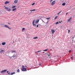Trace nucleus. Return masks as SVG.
I'll use <instances>...</instances> for the list:
<instances>
[{"label":"nucleus","instance_id":"1","mask_svg":"<svg viewBox=\"0 0 75 75\" xmlns=\"http://www.w3.org/2000/svg\"><path fill=\"white\" fill-rule=\"evenodd\" d=\"M7 71V70H5L1 71V74H3V73L4 72H7V73H8V75H13V74H15V72H13L10 74L9 73H8V71Z\"/></svg>","mask_w":75,"mask_h":75},{"label":"nucleus","instance_id":"2","mask_svg":"<svg viewBox=\"0 0 75 75\" xmlns=\"http://www.w3.org/2000/svg\"><path fill=\"white\" fill-rule=\"evenodd\" d=\"M4 7H5V9L7 10L8 11H11V9L8 7H6V6H4Z\"/></svg>","mask_w":75,"mask_h":75},{"label":"nucleus","instance_id":"3","mask_svg":"<svg viewBox=\"0 0 75 75\" xmlns=\"http://www.w3.org/2000/svg\"><path fill=\"white\" fill-rule=\"evenodd\" d=\"M21 71L24 72L27 71V69L25 67H23L21 68Z\"/></svg>","mask_w":75,"mask_h":75},{"label":"nucleus","instance_id":"4","mask_svg":"<svg viewBox=\"0 0 75 75\" xmlns=\"http://www.w3.org/2000/svg\"><path fill=\"white\" fill-rule=\"evenodd\" d=\"M55 1H53L51 3L52 6H54V5L55 4Z\"/></svg>","mask_w":75,"mask_h":75},{"label":"nucleus","instance_id":"5","mask_svg":"<svg viewBox=\"0 0 75 75\" xmlns=\"http://www.w3.org/2000/svg\"><path fill=\"white\" fill-rule=\"evenodd\" d=\"M16 57H10V59H15V58H16Z\"/></svg>","mask_w":75,"mask_h":75},{"label":"nucleus","instance_id":"6","mask_svg":"<svg viewBox=\"0 0 75 75\" xmlns=\"http://www.w3.org/2000/svg\"><path fill=\"white\" fill-rule=\"evenodd\" d=\"M35 20H34L33 22V25L34 26H35V27H36V25L34 24V22H35Z\"/></svg>","mask_w":75,"mask_h":75},{"label":"nucleus","instance_id":"7","mask_svg":"<svg viewBox=\"0 0 75 75\" xmlns=\"http://www.w3.org/2000/svg\"><path fill=\"white\" fill-rule=\"evenodd\" d=\"M14 3L15 4H17L18 3V0H15L14 1Z\"/></svg>","mask_w":75,"mask_h":75},{"label":"nucleus","instance_id":"8","mask_svg":"<svg viewBox=\"0 0 75 75\" xmlns=\"http://www.w3.org/2000/svg\"><path fill=\"white\" fill-rule=\"evenodd\" d=\"M39 20L38 19L36 20V21L35 22V23L36 24H37L39 22Z\"/></svg>","mask_w":75,"mask_h":75},{"label":"nucleus","instance_id":"9","mask_svg":"<svg viewBox=\"0 0 75 75\" xmlns=\"http://www.w3.org/2000/svg\"><path fill=\"white\" fill-rule=\"evenodd\" d=\"M5 27H7V28H9V29H11V28H9V27H8V26L7 25H5Z\"/></svg>","mask_w":75,"mask_h":75},{"label":"nucleus","instance_id":"10","mask_svg":"<svg viewBox=\"0 0 75 75\" xmlns=\"http://www.w3.org/2000/svg\"><path fill=\"white\" fill-rule=\"evenodd\" d=\"M52 33L54 34V32H55V30L53 29H52Z\"/></svg>","mask_w":75,"mask_h":75},{"label":"nucleus","instance_id":"11","mask_svg":"<svg viewBox=\"0 0 75 75\" xmlns=\"http://www.w3.org/2000/svg\"><path fill=\"white\" fill-rule=\"evenodd\" d=\"M9 3V1H6L5 3V4H7Z\"/></svg>","mask_w":75,"mask_h":75},{"label":"nucleus","instance_id":"12","mask_svg":"<svg viewBox=\"0 0 75 75\" xmlns=\"http://www.w3.org/2000/svg\"><path fill=\"white\" fill-rule=\"evenodd\" d=\"M71 19H72V17H71L69 19V20L68 21H70L71 20Z\"/></svg>","mask_w":75,"mask_h":75},{"label":"nucleus","instance_id":"13","mask_svg":"<svg viewBox=\"0 0 75 75\" xmlns=\"http://www.w3.org/2000/svg\"><path fill=\"white\" fill-rule=\"evenodd\" d=\"M17 10V8H14L12 10V11H15V10Z\"/></svg>","mask_w":75,"mask_h":75},{"label":"nucleus","instance_id":"14","mask_svg":"<svg viewBox=\"0 0 75 75\" xmlns=\"http://www.w3.org/2000/svg\"><path fill=\"white\" fill-rule=\"evenodd\" d=\"M2 45H5V44H6V42H4L2 43Z\"/></svg>","mask_w":75,"mask_h":75},{"label":"nucleus","instance_id":"15","mask_svg":"<svg viewBox=\"0 0 75 75\" xmlns=\"http://www.w3.org/2000/svg\"><path fill=\"white\" fill-rule=\"evenodd\" d=\"M65 4H65V3H64L62 4V6H65Z\"/></svg>","mask_w":75,"mask_h":75},{"label":"nucleus","instance_id":"16","mask_svg":"<svg viewBox=\"0 0 75 75\" xmlns=\"http://www.w3.org/2000/svg\"><path fill=\"white\" fill-rule=\"evenodd\" d=\"M4 52V50H1V51L0 52V53H1V52Z\"/></svg>","mask_w":75,"mask_h":75},{"label":"nucleus","instance_id":"17","mask_svg":"<svg viewBox=\"0 0 75 75\" xmlns=\"http://www.w3.org/2000/svg\"><path fill=\"white\" fill-rule=\"evenodd\" d=\"M17 72L18 73L19 72V69H18V70H17Z\"/></svg>","mask_w":75,"mask_h":75},{"label":"nucleus","instance_id":"18","mask_svg":"<svg viewBox=\"0 0 75 75\" xmlns=\"http://www.w3.org/2000/svg\"><path fill=\"white\" fill-rule=\"evenodd\" d=\"M57 17H58L57 16H56L55 17V18H54V19L55 20H56V19H57Z\"/></svg>","mask_w":75,"mask_h":75},{"label":"nucleus","instance_id":"19","mask_svg":"<svg viewBox=\"0 0 75 75\" xmlns=\"http://www.w3.org/2000/svg\"><path fill=\"white\" fill-rule=\"evenodd\" d=\"M30 11H35V9H34L33 10H30Z\"/></svg>","mask_w":75,"mask_h":75},{"label":"nucleus","instance_id":"20","mask_svg":"<svg viewBox=\"0 0 75 75\" xmlns=\"http://www.w3.org/2000/svg\"><path fill=\"white\" fill-rule=\"evenodd\" d=\"M16 6H13L12 8H15L16 7Z\"/></svg>","mask_w":75,"mask_h":75},{"label":"nucleus","instance_id":"21","mask_svg":"<svg viewBox=\"0 0 75 75\" xmlns=\"http://www.w3.org/2000/svg\"><path fill=\"white\" fill-rule=\"evenodd\" d=\"M27 67V66H22V67L24 68V67Z\"/></svg>","mask_w":75,"mask_h":75},{"label":"nucleus","instance_id":"22","mask_svg":"<svg viewBox=\"0 0 75 75\" xmlns=\"http://www.w3.org/2000/svg\"><path fill=\"white\" fill-rule=\"evenodd\" d=\"M35 4V3H34L32 5V6H33Z\"/></svg>","mask_w":75,"mask_h":75},{"label":"nucleus","instance_id":"23","mask_svg":"<svg viewBox=\"0 0 75 75\" xmlns=\"http://www.w3.org/2000/svg\"><path fill=\"white\" fill-rule=\"evenodd\" d=\"M58 23H59L58 22H57L56 23V24H58Z\"/></svg>","mask_w":75,"mask_h":75},{"label":"nucleus","instance_id":"24","mask_svg":"<svg viewBox=\"0 0 75 75\" xmlns=\"http://www.w3.org/2000/svg\"><path fill=\"white\" fill-rule=\"evenodd\" d=\"M50 18H47L46 19H47V20H49V19H50Z\"/></svg>","mask_w":75,"mask_h":75},{"label":"nucleus","instance_id":"25","mask_svg":"<svg viewBox=\"0 0 75 75\" xmlns=\"http://www.w3.org/2000/svg\"><path fill=\"white\" fill-rule=\"evenodd\" d=\"M38 38V37H35L34 38V39H36V38Z\"/></svg>","mask_w":75,"mask_h":75},{"label":"nucleus","instance_id":"26","mask_svg":"<svg viewBox=\"0 0 75 75\" xmlns=\"http://www.w3.org/2000/svg\"><path fill=\"white\" fill-rule=\"evenodd\" d=\"M61 13V12H59V13H58V15H59V14H60V13Z\"/></svg>","mask_w":75,"mask_h":75},{"label":"nucleus","instance_id":"27","mask_svg":"<svg viewBox=\"0 0 75 75\" xmlns=\"http://www.w3.org/2000/svg\"><path fill=\"white\" fill-rule=\"evenodd\" d=\"M48 50L47 49H46V50H44V51H47Z\"/></svg>","mask_w":75,"mask_h":75},{"label":"nucleus","instance_id":"28","mask_svg":"<svg viewBox=\"0 0 75 75\" xmlns=\"http://www.w3.org/2000/svg\"><path fill=\"white\" fill-rule=\"evenodd\" d=\"M25 30V28H23L22 29V30Z\"/></svg>","mask_w":75,"mask_h":75},{"label":"nucleus","instance_id":"29","mask_svg":"<svg viewBox=\"0 0 75 75\" xmlns=\"http://www.w3.org/2000/svg\"><path fill=\"white\" fill-rule=\"evenodd\" d=\"M53 1V0H51L50 1V2H52V1Z\"/></svg>","mask_w":75,"mask_h":75},{"label":"nucleus","instance_id":"30","mask_svg":"<svg viewBox=\"0 0 75 75\" xmlns=\"http://www.w3.org/2000/svg\"><path fill=\"white\" fill-rule=\"evenodd\" d=\"M68 31H69L68 33H69V32H70V30H69Z\"/></svg>","mask_w":75,"mask_h":75},{"label":"nucleus","instance_id":"31","mask_svg":"<svg viewBox=\"0 0 75 75\" xmlns=\"http://www.w3.org/2000/svg\"><path fill=\"white\" fill-rule=\"evenodd\" d=\"M37 27H38V25H37Z\"/></svg>","mask_w":75,"mask_h":75},{"label":"nucleus","instance_id":"32","mask_svg":"<svg viewBox=\"0 0 75 75\" xmlns=\"http://www.w3.org/2000/svg\"><path fill=\"white\" fill-rule=\"evenodd\" d=\"M71 50H69V52H71Z\"/></svg>","mask_w":75,"mask_h":75},{"label":"nucleus","instance_id":"33","mask_svg":"<svg viewBox=\"0 0 75 75\" xmlns=\"http://www.w3.org/2000/svg\"><path fill=\"white\" fill-rule=\"evenodd\" d=\"M68 14V13H66V15H67V14Z\"/></svg>","mask_w":75,"mask_h":75},{"label":"nucleus","instance_id":"34","mask_svg":"<svg viewBox=\"0 0 75 75\" xmlns=\"http://www.w3.org/2000/svg\"><path fill=\"white\" fill-rule=\"evenodd\" d=\"M40 51H38V52H40Z\"/></svg>","mask_w":75,"mask_h":75},{"label":"nucleus","instance_id":"35","mask_svg":"<svg viewBox=\"0 0 75 75\" xmlns=\"http://www.w3.org/2000/svg\"><path fill=\"white\" fill-rule=\"evenodd\" d=\"M48 56L49 57H50V55H48Z\"/></svg>","mask_w":75,"mask_h":75},{"label":"nucleus","instance_id":"36","mask_svg":"<svg viewBox=\"0 0 75 75\" xmlns=\"http://www.w3.org/2000/svg\"><path fill=\"white\" fill-rule=\"evenodd\" d=\"M8 24H10V23H8Z\"/></svg>","mask_w":75,"mask_h":75},{"label":"nucleus","instance_id":"37","mask_svg":"<svg viewBox=\"0 0 75 75\" xmlns=\"http://www.w3.org/2000/svg\"><path fill=\"white\" fill-rule=\"evenodd\" d=\"M59 23H61L60 22H59Z\"/></svg>","mask_w":75,"mask_h":75},{"label":"nucleus","instance_id":"38","mask_svg":"<svg viewBox=\"0 0 75 75\" xmlns=\"http://www.w3.org/2000/svg\"><path fill=\"white\" fill-rule=\"evenodd\" d=\"M73 57H71V59H72V58H73Z\"/></svg>","mask_w":75,"mask_h":75},{"label":"nucleus","instance_id":"39","mask_svg":"<svg viewBox=\"0 0 75 75\" xmlns=\"http://www.w3.org/2000/svg\"><path fill=\"white\" fill-rule=\"evenodd\" d=\"M13 52H14V51H13Z\"/></svg>","mask_w":75,"mask_h":75},{"label":"nucleus","instance_id":"40","mask_svg":"<svg viewBox=\"0 0 75 75\" xmlns=\"http://www.w3.org/2000/svg\"><path fill=\"white\" fill-rule=\"evenodd\" d=\"M61 21V22H62V21Z\"/></svg>","mask_w":75,"mask_h":75},{"label":"nucleus","instance_id":"41","mask_svg":"<svg viewBox=\"0 0 75 75\" xmlns=\"http://www.w3.org/2000/svg\"><path fill=\"white\" fill-rule=\"evenodd\" d=\"M47 23H48V22Z\"/></svg>","mask_w":75,"mask_h":75}]
</instances>
